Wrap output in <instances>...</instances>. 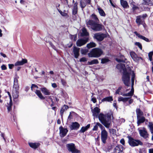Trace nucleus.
I'll return each mask as SVG.
<instances>
[{
  "instance_id": "obj_1",
  "label": "nucleus",
  "mask_w": 153,
  "mask_h": 153,
  "mask_svg": "<svg viewBox=\"0 0 153 153\" xmlns=\"http://www.w3.org/2000/svg\"><path fill=\"white\" fill-rule=\"evenodd\" d=\"M116 68L117 69L123 70V73L122 79L124 84L126 86H128L130 85V75L132 74L131 77V85L132 87H133L134 80L135 75L133 71L131 70L127 71L125 69V65L123 64H119L116 66Z\"/></svg>"
},
{
  "instance_id": "obj_2",
  "label": "nucleus",
  "mask_w": 153,
  "mask_h": 153,
  "mask_svg": "<svg viewBox=\"0 0 153 153\" xmlns=\"http://www.w3.org/2000/svg\"><path fill=\"white\" fill-rule=\"evenodd\" d=\"M112 114L108 113L105 114L100 113L98 116V118L101 123L107 128H109L111 126V120Z\"/></svg>"
},
{
  "instance_id": "obj_3",
  "label": "nucleus",
  "mask_w": 153,
  "mask_h": 153,
  "mask_svg": "<svg viewBox=\"0 0 153 153\" xmlns=\"http://www.w3.org/2000/svg\"><path fill=\"white\" fill-rule=\"evenodd\" d=\"M86 24L87 26L89 28L92 29L93 30L98 31L101 30L102 29V25L97 24L91 19L86 21Z\"/></svg>"
},
{
  "instance_id": "obj_4",
  "label": "nucleus",
  "mask_w": 153,
  "mask_h": 153,
  "mask_svg": "<svg viewBox=\"0 0 153 153\" xmlns=\"http://www.w3.org/2000/svg\"><path fill=\"white\" fill-rule=\"evenodd\" d=\"M103 52L100 48H95L93 49L88 55L90 57L97 58L100 57L103 53Z\"/></svg>"
},
{
  "instance_id": "obj_5",
  "label": "nucleus",
  "mask_w": 153,
  "mask_h": 153,
  "mask_svg": "<svg viewBox=\"0 0 153 153\" xmlns=\"http://www.w3.org/2000/svg\"><path fill=\"white\" fill-rule=\"evenodd\" d=\"M128 143L131 146H135L140 145H142L143 143L139 140H134L131 137H128Z\"/></svg>"
},
{
  "instance_id": "obj_6",
  "label": "nucleus",
  "mask_w": 153,
  "mask_h": 153,
  "mask_svg": "<svg viewBox=\"0 0 153 153\" xmlns=\"http://www.w3.org/2000/svg\"><path fill=\"white\" fill-rule=\"evenodd\" d=\"M66 147L68 151L71 153H80V151L76 149L74 143L67 144L66 145Z\"/></svg>"
},
{
  "instance_id": "obj_7",
  "label": "nucleus",
  "mask_w": 153,
  "mask_h": 153,
  "mask_svg": "<svg viewBox=\"0 0 153 153\" xmlns=\"http://www.w3.org/2000/svg\"><path fill=\"white\" fill-rule=\"evenodd\" d=\"M108 138V132L106 131H101V138L102 142L105 144L106 143V140Z\"/></svg>"
},
{
  "instance_id": "obj_8",
  "label": "nucleus",
  "mask_w": 153,
  "mask_h": 153,
  "mask_svg": "<svg viewBox=\"0 0 153 153\" xmlns=\"http://www.w3.org/2000/svg\"><path fill=\"white\" fill-rule=\"evenodd\" d=\"M106 37V35L105 34L97 33L94 34V37L98 41H101Z\"/></svg>"
},
{
  "instance_id": "obj_9",
  "label": "nucleus",
  "mask_w": 153,
  "mask_h": 153,
  "mask_svg": "<svg viewBox=\"0 0 153 153\" xmlns=\"http://www.w3.org/2000/svg\"><path fill=\"white\" fill-rule=\"evenodd\" d=\"M88 40V38L87 37L78 39L76 42V45L77 46H81L85 44Z\"/></svg>"
},
{
  "instance_id": "obj_10",
  "label": "nucleus",
  "mask_w": 153,
  "mask_h": 153,
  "mask_svg": "<svg viewBox=\"0 0 153 153\" xmlns=\"http://www.w3.org/2000/svg\"><path fill=\"white\" fill-rule=\"evenodd\" d=\"M80 126V124L77 122H73L69 126V127L71 130H77Z\"/></svg>"
},
{
  "instance_id": "obj_11",
  "label": "nucleus",
  "mask_w": 153,
  "mask_h": 153,
  "mask_svg": "<svg viewBox=\"0 0 153 153\" xmlns=\"http://www.w3.org/2000/svg\"><path fill=\"white\" fill-rule=\"evenodd\" d=\"M60 136L61 137H65L67 134L68 131L67 128H64L61 126L59 127Z\"/></svg>"
},
{
  "instance_id": "obj_12",
  "label": "nucleus",
  "mask_w": 153,
  "mask_h": 153,
  "mask_svg": "<svg viewBox=\"0 0 153 153\" xmlns=\"http://www.w3.org/2000/svg\"><path fill=\"white\" fill-rule=\"evenodd\" d=\"M124 149V148L121 145H119L115 147L114 149L113 153H120L122 152Z\"/></svg>"
},
{
  "instance_id": "obj_13",
  "label": "nucleus",
  "mask_w": 153,
  "mask_h": 153,
  "mask_svg": "<svg viewBox=\"0 0 153 153\" xmlns=\"http://www.w3.org/2000/svg\"><path fill=\"white\" fill-rule=\"evenodd\" d=\"M130 54L131 58L136 62L138 61L140 59H141V58L138 56L134 52H131Z\"/></svg>"
},
{
  "instance_id": "obj_14",
  "label": "nucleus",
  "mask_w": 153,
  "mask_h": 153,
  "mask_svg": "<svg viewBox=\"0 0 153 153\" xmlns=\"http://www.w3.org/2000/svg\"><path fill=\"white\" fill-rule=\"evenodd\" d=\"M139 132L140 135L144 138H146L148 137V134L145 128L139 130Z\"/></svg>"
},
{
  "instance_id": "obj_15",
  "label": "nucleus",
  "mask_w": 153,
  "mask_h": 153,
  "mask_svg": "<svg viewBox=\"0 0 153 153\" xmlns=\"http://www.w3.org/2000/svg\"><path fill=\"white\" fill-rule=\"evenodd\" d=\"M80 48H78L74 47L73 49V53L74 54V57L77 58L79 55V52Z\"/></svg>"
},
{
  "instance_id": "obj_16",
  "label": "nucleus",
  "mask_w": 153,
  "mask_h": 153,
  "mask_svg": "<svg viewBox=\"0 0 153 153\" xmlns=\"http://www.w3.org/2000/svg\"><path fill=\"white\" fill-rule=\"evenodd\" d=\"M100 109L99 108L97 107L95 108L92 110L93 115L94 117H97L98 114L100 112Z\"/></svg>"
},
{
  "instance_id": "obj_17",
  "label": "nucleus",
  "mask_w": 153,
  "mask_h": 153,
  "mask_svg": "<svg viewBox=\"0 0 153 153\" xmlns=\"http://www.w3.org/2000/svg\"><path fill=\"white\" fill-rule=\"evenodd\" d=\"M134 33L139 38L143 39L147 42H149V39L145 36L140 35V34L138 33L137 32H134Z\"/></svg>"
},
{
  "instance_id": "obj_18",
  "label": "nucleus",
  "mask_w": 153,
  "mask_h": 153,
  "mask_svg": "<svg viewBox=\"0 0 153 153\" xmlns=\"http://www.w3.org/2000/svg\"><path fill=\"white\" fill-rule=\"evenodd\" d=\"M27 62L26 59H22L21 61H18L15 63V66L22 65Z\"/></svg>"
},
{
  "instance_id": "obj_19",
  "label": "nucleus",
  "mask_w": 153,
  "mask_h": 153,
  "mask_svg": "<svg viewBox=\"0 0 153 153\" xmlns=\"http://www.w3.org/2000/svg\"><path fill=\"white\" fill-rule=\"evenodd\" d=\"M40 89L42 92L45 95H49L51 94L50 91L46 88H41Z\"/></svg>"
},
{
  "instance_id": "obj_20",
  "label": "nucleus",
  "mask_w": 153,
  "mask_h": 153,
  "mask_svg": "<svg viewBox=\"0 0 153 153\" xmlns=\"http://www.w3.org/2000/svg\"><path fill=\"white\" fill-rule=\"evenodd\" d=\"M29 146L32 148L35 149L37 148L40 145V144L38 143H29Z\"/></svg>"
},
{
  "instance_id": "obj_21",
  "label": "nucleus",
  "mask_w": 153,
  "mask_h": 153,
  "mask_svg": "<svg viewBox=\"0 0 153 153\" xmlns=\"http://www.w3.org/2000/svg\"><path fill=\"white\" fill-rule=\"evenodd\" d=\"M120 3L121 5L124 8H127L129 7L127 2L123 0H120Z\"/></svg>"
},
{
  "instance_id": "obj_22",
  "label": "nucleus",
  "mask_w": 153,
  "mask_h": 153,
  "mask_svg": "<svg viewBox=\"0 0 153 153\" xmlns=\"http://www.w3.org/2000/svg\"><path fill=\"white\" fill-rule=\"evenodd\" d=\"M134 94V88L133 87H132V88L131 91L126 94H123V96H128L130 98H131V96L133 95Z\"/></svg>"
},
{
  "instance_id": "obj_23",
  "label": "nucleus",
  "mask_w": 153,
  "mask_h": 153,
  "mask_svg": "<svg viewBox=\"0 0 153 153\" xmlns=\"http://www.w3.org/2000/svg\"><path fill=\"white\" fill-rule=\"evenodd\" d=\"M68 108V106L66 105H64L61 108L60 112V114L62 117L64 112Z\"/></svg>"
},
{
  "instance_id": "obj_24",
  "label": "nucleus",
  "mask_w": 153,
  "mask_h": 153,
  "mask_svg": "<svg viewBox=\"0 0 153 153\" xmlns=\"http://www.w3.org/2000/svg\"><path fill=\"white\" fill-rule=\"evenodd\" d=\"M90 125L88 124L85 127H82L81 129L79 130V132L80 133H84L87 131L88 129L90 128Z\"/></svg>"
},
{
  "instance_id": "obj_25",
  "label": "nucleus",
  "mask_w": 153,
  "mask_h": 153,
  "mask_svg": "<svg viewBox=\"0 0 153 153\" xmlns=\"http://www.w3.org/2000/svg\"><path fill=\"white\" fill-rule=\"evenodd\" d=\"M137 118V123L138 126H139L140 124L143 122H144L145 120V118L144 117H139Z\"/></svg>"
},
{
  "instance_id": "obj_26",
  "label": "nucleus",
  "mask_w": 153,
  "mask_h": 153,
  "mask_svg": "<svg viewBox=\"0 0 153 153\" xmlns=\"http://www.w3.org/2000/svg\"><path fill=\"white\" fill-rule=\"evenodd\" d=\"M35 93L40 99L44 100L45 99V97L43 96L39 90H36Z\"/></svg>"
},
{
  "instance_id": "obj_27",
  "label": "nucleus",
  "mask_w": 153,
  "mask_h": 153,
  "mask_svg": "<svg viewBox=\"0 0 153 153\" xmlns=\"http://www.w3.org/2000/svg\"><path fill=\"white\" fill-rule=\"evenodd\" d=\"M96 46V44L95 43L93 42H90V43H88L87 45V47L89 49L95 47Z\"/></svg>"
},
{
  "instance_id": "obj_28",
  "label": "nucleus",
  "mask_w": 153,
  "mask_h": 153,
  "mask_svg": "<svg viewBox=\"0 0 153 153\" xmlns=\"http://www.w3.org/2000/svg\"><path fill=\"white\" fill-rule=\"evenodd\" d=\"M130 99V97H120L118 98V101L119 102L123 101L124 102L127 101Z\"/></svg>"
},
{
  "instance_id": "obj_29",
  "label": "nucleus",
  "mask_w": 153,
  "mask_h": 153,
  "mask_svg": "<svg viewBox=\"0 0 153 153\" xmlns=\"http://www.w3.org/2000/svg\"><path fill=\"white\" fill-rule=\"evenodd\" d=\"M13 96L14 99H16L19 97V91L18 90H13Z\"/></svg>"
},
{
  "instance_id": "obj_30",
  "label": "nucleus",
  "mask_w": 153,
  "mask_h": 153,
  "mask_svg": "<svg viewBox=\"0 0 153 153\" xmlns=\"http://www.w3.org/2000/svg\"><path fill=\"white\" fill-rule=\"evenodd\" d=\"M136 22L138 25H139L141 24H143V21L141 19V18L140 16H138L136 19Z\"/></svg>"
},
{
  "instance_id": "obj_31",
  "label": "nucleus",
  "mask_w": 153,
  "mask_h": 153,
  "mask_svg": "<svg viewBox=\"0 0 153 153\" xmlns=\"http://www.w3.org/2000/svg\"><path fill=\"white\" fill-rule=\"evenodd\" d=\"M81 35L82 36H87L88 35V33L87 32L85 28L83 27L82 28Z\"/></svg>"
},
{
  "instance_id": "obj_32",
  "label": "nucleus",
  "mask_w": 153,
  "mask_h": 153,
  "mask_svg": "<svg viewBox=\"0 0 153 153\" xmlns=\"http://www.w3.org/2000/svg\"><path fill=\"white\" fill-rule=\"evenodd\" d=\"M97 10L100 16H105V14L104 11L101 8L98 7Z\"/></svg>"
},
{
  "instance_id": "obj_33",
  "label": "nucleus",
  "mask_w": 153,
  "mask_h": 153,
  "mask_svg": "<svg viewBox=\"0 0 153 153\" xmlns=\"http://www.w3.org/2000/svg\"><path fill=\"white\" fill-rule=\"evenodd\" d=\"M113 100V99L112 97H108L103 98L102 100V102L108 101L111 102Z\"/></svg>"
},
{
  "instance_id": "obj_34",
  "label": "nucleus",
  "mask_w": 153,
  "mask_h": 153,
  "mask_svg": "<svg viewBox=\"0 0 153 153\" xmlns=\"http://www.w3.org/2000/svg\"><path fill=\"white\" fill-rule=\"evenodd\" d=\"M99 63V62L97 59H94L91 60L90 62H88V65H92L94 64H97Z\"/></svg>"
},
{
  "instance_id": "obj_35",
  "label": "nucleus",
  "mask_w": 153,
  "mask_h": 153,
  "mask_svg": "<svg viewBox=\"0 0 153 153\" xmlns=\"http://www.w3.org/2000/svg\"><path fill=\"white\" fill-rule=\"evenodd\" d=\"M136 112L137 114V118L142 115L143 114V112L140 110V109H136Z\"/></svg>"
},
{
  "instance_id": "obj_36",
  "label": "nucleus",
  "mask_w": 153,
  "mask_h": 153,
  "mask_svg": "<svg viewBox=\"0 0 153 153\" xmlns=\"http://www.w3.org/2000/svg\"><path fill=\"white\" fill-rule=\"evenodd\" d=\"M91 18L94 19L96 22H98L99 21V19L97 16L94 14H92L91 16Z\"/></svg>"
},
{
  "instance_id": "obj_37",
  "label": "nucleus",
  "mask_w": 153,
  "mask_h": 153,
  "mask_svg": "<svg viewBox=\"0 0 153 153\" xmlns=\"http://www.w3.org/2000/svg\"><path fill=\"white\" fill-rule=\"evenodd\" d=\"M116 60L118 62H125V61L126 60V59L124 58V56H123L121 57V59L117 58L116 59Z\"/></svg>"
},
{
  "instance_id": "obj_38",
  "label": "nucleus",
  "mask_w": 153,
  "mask_h": 153,
  "mask_svg": "<svg viewBox=\"0 0 153 153\" xmlns=\"http://www.w3.org/2000/svg\"><path fill=\"white\" fill-rule=\"evenodd\" d=\"M148 126L151 133L153 134V123H152L149 122Z\"/></svg>"
},
{
  "instance_id": "obj_39",
  "label": "nucleus",
  "mask_w": 153,
  "mask_h": 153,
  "mask_svg": "<svg viewBox=\"0 0 153 153\" xmlns=\"http://www.w3.org/2000/svg\"><path fill=\"white\" fill-rule=\"evenodd\" d=\"M109 61V59L107 58H105L101 59V63L102 64L106 63Z\"/></svg>"
},
{
  "instance_id": "obj_40",
  "label": "nucleus",
  "mask_w": 153,
  "mask_h": 153,
  "mask_svg": "<svg viewBox=\"0 0 153 153\" xmlns=\"http://www.w3.org/2000/svg\"><path fill=\"white\" fill-rule=\"evenodd\" d=\"M122 87H120L117 90L115 94H118L119 95H123V93L120 91V90L122 89Z\"/></svg>"
},
{
  "instance_id": "obj_41",
  "label": "nucleus",
  "mask_w": 153,
  "mask_h": 153,
  "mask_svg": "<svg viewBox=\"0 0 153 153\" xmlns=\"http://www.w3.org/2000/svg\"><path fill=\"white\" fill-rule=\"evenodd\" d=\"M97 125L98 126H99L101 130V131H104L106 130H105V127L104 126H103L101 124H100V123H97Z\"/></svg>"
},
{
  "instance_id": "obj_42",
  "label": "nucleus",
  "mask_w": 153,
  "mask_h": 153,
  "mask_svg": "<svg viewBox=\"0 0 153 153\" xmlns=\"http://www.w3.org/2000/svg\"><path fill=\"white\" fill-rule=\"evenodd\" d=\"M13 105L12 102H9V103L8 104L7 106V110L8 111H10L11 110L12 106Z\"/></svg>"
},
{
  "instance_id": "obj_43",
  "label": "nucleus",
  "mask_w": 153,
  "mask_h": 153,
  "mask_svg": "<svg viewBox=\"0 0 153 153\" xmlns=\"http://www.w3.org/2000/svg\"><path fill=\"white\" fill-rule=\"evenodd\" d=\"M86 3L84 1H83L82 0L80 1V5L82 8H84L86 5Z\"/></svg>"
},
{
  "instance_id": "obj_44",
  "label": "nucleus",
  "mask_w": 153,
  "mask_h": 153,
  "mask_svg": "<svg viewBox=\"0 0 153 153\" xmlns=\"http://www.w3.org/2000/svg\"><path fill=\"white\" fill-rule=\"evenodd\" d=\"M153 55V51L150 52L148 54L149 60L151 61L152 60V56Z\"/></svg>"
},
{
  "instance_id": "obj_45",
  "label": "nucleus",
  "mask_w": 153,
  "mask_h": 153,
  "mask_svg": "<svg viewBox=\"0 0 153 153\" xmlns=\"http://www.w3.org/2000/svg\"><path fill=\"white\" fill-rule=\"evenodd\" d=\"M142 1V4H148L150 1V0H140Z\"/></svg>"
},
{
  "instance_id": "obj_46",
  "label": "nucleus",
  "mask_w": 153,
  "mask_h": 153,
  "mask_svg": "<svg viewBox=\"0 0 153 153\" xmlns=\"http://www.w3.org/2000/svg\"><path fill=\"white\" fill-rule=\"evenodd\" d=\"M13 90H19V85L18 84H14Z\"/></svg>"
},
{
  "instance_id": "obj_47",
  "label": "nucleus",
  "mask_w": 153,
  "mask_h": 153,
  "mask_svg": "<svg viewBox=\"0 0 153 153\" xmlns=\"http://www.w3.org/2000/svg\"><path fill=\"white\" fill-rule=\"evenodd\" d=\"M135 45L138 46L140 50H141L142 49V45L139 42H136L135 43Z\"/></svg>"
},
{
  "instance_id": "obj_48",
  "label": "nucleus",
  "mask_w": 153,
  "mask_h": 153,
  "mask_svg": "<svg viewBox=\"0 0 153 153\" xmlns=\"http://www.w3.org/2000/svg\"><path fill=\"white\" fill-rule=\"evenodd\" d=\"M59 12L62 16L66 17L68 16L67 13L65 12L60 11Z\"/></svg>"
},
{
  "instance_id": "obj_49",
  "label": "nucleus",
  "mask_w": 153,
  "mask_h": 153,
  "mask_svg": "<svg viewBox=\"0 0 153 153\" xmlns=\"http://www.w3.org/2000/svg\"><path fill=\"white\" fill-rule=\"evenodd\" d=\"M61 81L63 85L64 86H66V82L65 80L62 79H61Z\"/></svg>"
},
{
  "instance_id": "obj_50",
  "label": "nucleus",
  "mask_w": 153,
  "mask_h": 153,
  "mask_svg": "<svg viewBox=\"0 0 153 153\" xmlns=\"http://www.w3.org/2000/svg\"><path fill=\"white\" fill-rule=\"evenodd\" d=\"M87 59L85 57H82L80 59V61L81 62H85L87 61Z\"/></svg>"
},
{
  "instance_id": "obj_51",
  "label": "nucleus",
  "mask_w": 153,
  "mask_h": 153,
  "mask_svg": "<svg viewBox=\"0 0 153 153\" xmlns=\"http://www.w3.org/2000/svg\"><path fill=\"white\" fill-rule=\"evenodd\" d=\"M93 95L91 97V101L93 102V103H95L97 102L96 99L94 97H93Z\"/></svg>"
},
{
  "instance_id": "obj_52",
  "label": "nucleus",
  "mask_w": 153,
  "mask_h": 153,
  "mask_svg": "<svg viewBox=\"0 0 153 153\" xmlns=\"http://www.w3.org/2000/svg\"><path fill=\"white\" fill-rule=\"evenodd\" d=\"M98 126L97 125V124L96 125L94 126L93 130L94 131H97L98 129Z\"/></svg>"
},
{
  "instance_id": "obj_53",
  "label": "nucleus",
  "mask_w": 153,
  "mask_h": 153,
  "mask_svg": "<svg viewBox=\"0 0 153 153\" xmlns=\"http://www.w3.org/2000/svg\"><path fill=\"white\" fill-rule=\"evenodd\" d=\"M1 69L3 70H6L7 69V67L5 65H3L1 66Z\"/></svg>"
},
{
  "instance_id": "obj_54",
  "label": "nucleus",
  "mask_w": 153,
  "mask_h": 153,
  "mask_svg": "<svg viewBox=\"0 0 153 153\" xmlns=\"http://www.w3.org/2000/svg\"><path fill=\"white\" fill-rule=\"evenodd\" d=\"M14 84H18V80L17 77L15 78L14 79Z\"/></svg>"
},
{
  "instance_id": "obj_55",
  "label": "nucleus",
  "mask_w": 153,
  "mask_h": 153,
  "mask_svg": "<svg viewBox=\"0 0 153 153\" xmlns=\"http://www.w3.org/2000/svg\"><path fill=\"white\" fill-rule=\"evenodd\" d=\"M77 9H73L72 11L73 14V15H75L77 13Z\"/></svg>"
},
{
  "instance_id": "obj_56",
  "label": "nucleus",
  "mask_w": 153,
  "mask_h": 153,
  "mask_svg": "<svg viewBox=\"0 0 153 153\" xmlns=\"http://www.w3.org/2000/svg\"><path fill=\"white\" fill-rule=\"evenodd\" d=\"M38 88V86L34 84H32L31 86V89L32 90H33V88Z\"/></svg>"
},
{
  "instance_id": "obj_57",
  "label": "nucleus",
  "mask_w": 153,
  "mask_h": 153,
  "mask_svg": "<svg viewBox=\"0 0 153 153\" xmlns=\"http://www.w3.org/2000/svg\"><path fill=\"white\" fill-rule=\"evenodd\" d=\"M120 142L121 144L123 145H124L125 144V140L124 139H122L120 140Z\"/></svg>"
},
{
  "instance_id": "obj_58",
  "label": "nucleus",
  "mask_w": 153,
  "mask_h": 153,
  "mask_svg": "<svg viewBox=\"0 0 153 153\" xmlns=\"http://www.w3.org/2000/svg\"><path fill=\"white\" fill-rule=\"evenodd\" d=\"M72 117H73V116L71 114V112H70V114L68 117V120H70L71 119H72Z\"/></svg>"
},
{
  "instance_id": "obj_59",
  "label": "nucleus",
  "mask_w": 153,
  "mask_h": 153,
  "mask_svg": "<svg viewBox=\"0 0 153 153\" xmlns=\"http://www.w3.org/2000/svg\"><path fill=\"white\" fill-rule=\"evenodd\" d=\"M1 137L3 138L4 139V141H5L6 139L4 137V133H1Z\"/></svg>"
},
{
  "instance_id": "obj_60",
  "label": "nucleus",
  "mask_w": 153,
  "mask_h": 153,
  "mask_svg": "<svg viewBox=\"0 0 153 153\" xmlns=\"http://www.w3.org/2000/svg\"><path fill=\"white\" fill-rule=\"evenodd\" d=\"M52 86L53 88H56L57 87V85L55 83H53L52 84Z\"/></svg>"
},
{
  "instance_id": "obj_61",
  "label": "nucleus",
  "mask_w": 153,
  "mask_h": 153,
  "mask_svg": "<svg viewBox=\"0 0 153 153\" xmlns=\"http://www.w3.org/2000/svg\"><path fill=\"white\" fill-rule=\"evenodd\" d=\"M8 66L9 68L11 69L14 66V65L13 64H9L8 65Z\"/></svg>"
},
{
  "instance_id": "obj_62",
  "label": "nucleus",
  "mask_w": 153,
  "mask_h": 153,
  "mask_svg": "<svg viewBox=\"0 0 153 153\" xmlns=\"http://www.w3.org/2000/svg\"><path fill=\"white\" fill-rule=\"evenodd\" d=\"M73 9H77V5L76 3L74 4Z\"/></svg>"
},
{
  "instance_id": "obj_63",
  "label": "nucleus",
  "mask_w": 153,
  "mask_h": 153,
  "mask_svg": "<svg viewBox=\"0 0 153 153\" xmlns=\"http://www.w3.org/2000/svg\"><path fill=\"white\" fill-rule=\"evenodd\" d=\"M85 1H86V3L88 4H90L91 0H85Z\"/></svg>"
},
{
  "instance_id": "obj_64",
  "label": "nucleus",
  "mask_w": 153,
  "mask_h": 153,
  "mask_svg": "<svg viewBox=\"0 0 153 153\" xmlns=\"http://www.w3.org/2000/svg\"><path fill=\"white\" fill-rule=\"evenodd\" d=\"M149 153H153V148L149 149Z\"/></svg>"
}]
</instances>
